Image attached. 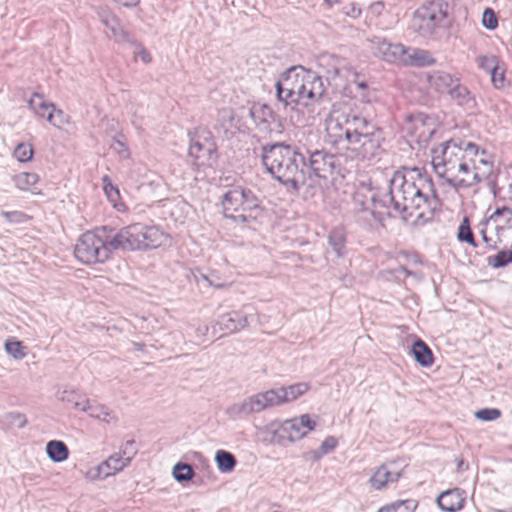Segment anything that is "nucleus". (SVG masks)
<instances>
[{
  "instance_id": "1",
  "label": "nucleus",
  "mask_w": 512,
  "mask_h": 512,
  "mask_svg": "<svg viewBox=\"0 0 512 512\" xmlns=\"http://www.w3.org/2000/svg\"><path fill=\"white\" fill-rule=\"evenodd\" d=\"M389 183L386 193L380 194L365 185L355 193L354 201L360 209L358 221H367L369 227L373 226L372 221L383 226V214L376 211L377 208L387 209L390 217L394 216L393 209L405 221L412 217L431 218L439 209L440 201L432 178L419 168L396 171Z\"/></svg>"
},
{
  "instance_id": "2",
  "label": "nucleus",
  "mask_w": 512,
  "mask_h": 512,
  "mask_svg": "<svg viewBox=\"0 0 512 512\" xmlns=\"http://www.w3.org/2000/svg\"><path fill=\"white\" fill-rule=\"evenodd\" d=\"M261 158L267 172L287 190L297 192L305 186L303 146L276 142L262 146Z\"/></svg>"
},
{
  "instance_id": "3",
  "label": "nucleus",
  "mask_w": 512,
  "mask_h": 512,
  "mask_svg": "<svg viewBox=\"0 0 512 512\" xmlns=\"http://www.w3.org/2000/svg\"><path fill=\"white\" fill-rule=\"evenodd\" d=\"M279 101L285 105L305 107L319 102L325 93L322 77L302 66H293L283 72L276 83Z\"/></svg>"
},
{
  "instance_id": "4",
  "label": "nucleus",
  "mask_w": 512,
  "mask_h": 512,
  "mask_svg": "<svg viewBox=\"0 0 512 512\" xmlns=\"http://www.w3.org/2000/svg\"><path fill=\"white\" fill-rule=\"evenodd\" d=\"M345 124L350 158L371 160L380 155L385 139L382 128L354 113L345 115Z\"/></svg>"
},
{
  "instance_id": "5",
  "label": "nucleus",
  "mask_w": 512,
  "mask_h": 512,
  "mask_svg": "<svg viewBox=\"0 0 512 512\" xmlns=\"http://www.w3.org/2000/svg\"><path fill=\"white\" fill-rule=\"evenodd\" d=\"M116 250H123L119 229L101 226L79 237L74 255L81 263L94 265L108 261Z\"/></svg>"
},
{
  "instance_id": "6",
  "label": "nucleus",
  "mask_w": 512,
  "mask_h": 512,
  "mask_svg": "<svg viewBox=\"0 0 512 512\" xmlns=\"http://www.w3.org/2000/svg\"><path fill=\"white\" fill-rule=\"evenodd\" d=\"M310 389L306 382L282 386L278 389H270L236 402L226 409V414L233 418H243L254 413H259L267 408L291 402L304 395Z\"/></svg>"
},
{
  "instance_id": "7",
  "label": "nucleus",
  "mask_w": 512,
  "mask_h": 512,
  "mask_svg": "<svg viewBox=\"0 0 512 512\" xmlns=\"http://www.w3.org/2000/svg\"><path fill=\"white\" fill-rule=\"evenodd\" d=\"M479 147L472 142L447 141L440 149L432 150V165L435 173L444 178L446 183L459 169H466V160L473 161L472 157L477 156Z\"/></svg>"
},
{
  "instance_id": "8",
  "label": "nucleus",
  "mask_w": 512,
  "mask_h": 512,
  "mask_svg": "<svg viewBox=\"0 0 512 512\" xmlns=\"http://www.w3.org/2000/svg\"><path fill=\"white\" fill-rule=\"evenodd\" d=\"M224 216L238 223H250L261 214L260 200L248 188L236 186L222 196Z\"/></svg>"
},
{
  "instance_id": "9",
  "label": "nucleus",
  "mask_w": 512,
  "mask_h": 512,
  "mask_svg": "<svg viewBox=\"0 0 512 512\" xmlns=\"http://www.w3.org/2000/svg\"><path fill=\"white\" fill-rule=\"evenodd\" d=\"M304 167L305 185L313 176L327 180L334 175H343L344 169L339 163L336 155L325 149H312V147H304Z\"/></svg>"
},
{
  "instance_id": "10",
  "label": "nucleus",
  "mask_w": 512,
  "mask_h": 512,
  "mask_svg": "<svg viewBox=\"0 0 512 512\" xmlns=\"http://www.w3.org/2000/svg\"><path fill=\"white\" fill-rule=\"evenodd\" d=\"M123 251L156 248L163 243L165 234L156 226L135 223L119 229Z\"/></svg>"
},
{
  "instance_id": "11",
  "label": "nucleus",
  "mask_w": 512,
  "mask_h": 512,
  "mask_svg": "<svg viewBox=\"0 0 512 512\" xmlns=\"http://www.w3.org/2000/svg\"><path fill=\"white\" fill-rule=\"evenodd\" d=\"M448 5L431 1L420 6L413 14L411 28L422 37H431L448 15Z\"/></svg>"
},
{
  "instance_id": "12",
  "label": "nucleus",
  "mask_w": 512,
  "mask_h": 512,
  "mask_svg": "<svg viewBox=\"0 0 512 512\" xmlns=\"http://www.w3.org/2000/svg\"><path fill=\"white\" fill-rule=\"evenodd\" d=\"M380 52L388 62H400L406 66L423 67L435 63V59L427 50L406 47L400 43L383 42L379 46Z\"/></svg>"
},
{
  "instance_id": "13",
  "label": "nucleus",
  "mask_w": 512,
  "mask_h": 512,
  "mask_svg": "<svg viewBox=\"0 0 512 512\" xmlns=\"http://www.w3.org/2000/svg\"><path fill=\"white\" fill-rule=\"evenodd\" d=\"M403 130L410 142L426 147L436 132V122L424 113L412 114L406 118Z\"/></svg>"
},
{
  "instance_id": "14",
  "label": "nucleus",
  "mask_w": 512,
  "mask_h": 512,
  "mask_svg": "<svg viewBox=\"0 0 512 512\" xmlns=\"http://www.w3.org/2000/svg\"><path fill=\"white\" fill-rule=\"evenodd\" d=\"M250 116L256 128L266 134L282 133L285 119L267 104H254L250 108Z\"/></svg>"
},
{
  "instance_id": "15",
  "label": "nucleus",
  "mask_w": 512,
  "mask_h": 512,
  "mask_svg": "<svg viewBox=\"0 0 512 512\" xmlns=\"http://www.w3.org/2000/svg\"><path fill=\"white\" fill-rule=\"evenodd\" d=\"M485 223H492L498 246L512 248V209L506 206L497 208L491 215L485 217Z\"/></svg>"
},
{
  "instance_id": "16",
  "label": "nucleus",
  "mask_w": 512,
  "mask_h": 512,
  "mask_svg": "<svg viewBox=\"0 0 512 512\" xmlns=\"http://www.w3.org/2000/svg\"><path fill=\"white\" fill-rule=\"evenodd\" d=\"M128 465L129 458H126L121 455V453L116 452L98 466L90 469L86 474V478L92 481L104 479L122 471Z\"/></svg>"
},
{
  "instance_id": "17",
  "label": "nucleus",
  "mask_w": 512,
  "mask_h": 512,
  "mask_svg": "<svg viewBox=\"0 0 512 512\" xmlns=\"http://www.w3.org/2000/svg\"><path fill=\"white\" fill-rule=\"evenodd\" d=\"M317 63L328 81L335 80L348 69V62L345 58L330 53H322L318 57Z\"/></svg>"
},
{
  "instance_id": "18",
  "label": "nucleus",
  "mask_w": 512,
  "mask_h": 512,
  "mask_svg": "<svg viewBox=\"0 0 512 512\" xmlns=\"http://www.w3.org/2000/svg\"><path fill=\"white\" fill-rule=\"evenodd\" d=\"M316 426V422L308 414L300 417L286 420L282 425V430L287 433L290 441H296L303 438Z\"/></svg>"
},
{
  "instance_id": "19",
  "label": "nucleus",
  "mask_w": 512,
  "mask_h": 512,
  "mask_svg": "<svg viewBox=\"0 0 512 512\" xmlns=\"http://www.w3.org/2000/svg\"><path fill=\"white\" fill-rule=\"evenodd\" d=\"M101 23L110 30L117 42H132V37L123 28L120 19L109 9L100 7L97 11Z\"/></svg>"
},
{
  "instance_id": "20",
  "label": "nucleus",
  "mask_w": 512,
  "mask_h": 512,
  "mask_svg": "<svg viewBox=\"0 0 512 512\" xmlns=\"http://www.w3.org/2000/svg\"><path fill=\"white\" fill-rule=\"evenodd\" d=\"M466 501L465 491L453 488L442 492L437 498L439 508L446 512H456L464 507Z\"/></svg>"
},
{
  "instance_id": "21",
  "label": "nucleus",
  "mask_w": 512,
  "mask_h": 512,
  "mask_svg": "<svg viewBox=\"0 0 512 512\" xmlns=\"http://www.w3.org/2000/svg\"><path fill=\"white\" fill-rule=\"evenodd\" d=\"M326 131L333 145H342L348 151V137L346 132L345 115L343 122L339 118L330 117L326 121Z\"/></svg>"
},
{
  "instance_id": "22",
  "label": "nucleus",
  "mask_w": 512,
  "mask_h": 512,
  "mask_svg": "<svg viewBox=\"0 0 512 512\" xmlns=\"http://www.w3.org/2000/svg\"><path fill=\"white\" fill-rule=\"evenodd\" d=\"M470 162L471 161H469V158H467L466 169H459V172H457V174L448 179L447 184L449 186L455 189L468 188L481 182L482 178L479 176L477 172L473 171Z\"/></svg>"
},
{
  "instance_id": "23",
  "label": "nucleus",
  "mask_w": 512,
  "mask_h": 512,
  "mask_svg": "<svg viewBox=\"0 0 512 512\" xmlns=\"http://www.w3.org/2000/svg\"><path fill=\"white\" fill-rule=\"evenodd\" d=\"M217 324L225 333H234L245 328L248 321L246 315L239 311H232L219 316Z\"/></svg>"
},
{
  "instance_id": "24",
  "label": "nucleus",
  "mask_w": 512,
  "mask_h": 512,
  "mask_svg": "<svg viewBox=\"0 0 512 512\" xmlns=\"http://www.w3.org/2000/svg\"><path fill=\"white\" fill-rule=\"evenodd\" d=\"M459 78L445 71H434L428 76L430 86L440 93H450Z\"/></svg>"
},
{
  "instance_id": "25",
  "label": "nucleus",
  "mask_w": 512,
  "mask_h": 512,
  "mask_svg": "<svg viewBox=\"0 0 512 512\" xmlns=\"http://www.w3.org/2000/svg\"><path fill=\"white\" fill-rule=\"evenodd\" d=\"M215 144L208 137H203L201 139L200 136L193 138L189 147V155L195 159H210L211 155L214 152Z\"/></svg>"
},
{
  "instance_id": "26",
  "label": "nucleus",
  "mask_w": 512,
  "mask_h": 512,
  "mask_svg": "<svg viewBox=\"0 0 512 512\" xmlns=\"http://www.w3.org/2000/svg\"><path fill=\"white\" fill-rule=\"evenodd\" d=\"M58 399L75 410L82 411L88 408L86 395L74 389H64L59 392Z\"/></svg>"
},
{
  "instance_id": "27",
  "label": "nucleus",
  "mask_w": 512,
  "mask_h": 512,
  "mask_svg": "<svg viewBox=\"0 0 512 512\" xmlns=\"http://www.w3.org/2000/svg\"><path fill=\"white\" fill-rule=\"evenodd\" d=\"M451 98L457 102L458 105L463 106L468 110L476 107V100L469 89L460 83V80L453 86L449 93Z\"/></svg>"
},
{
  "instance_id": "28",
  "label": "nucleus",
  "mask_w": 512,
  "mask_h": 512,
  "mask_svg": "<svg viewBox=\"0 0 512 512\" xmlns=\"http://www.w3.org/2000/svg\"><path fill=\"white\" fill-rule=\"evenodd\" d=\"M478 66L491 74V80L496 88H500L504 84V72L501 71L500 78L497 79V58L495 56H480L477 59Z\"/></svg>"
},
{
  "instance_id": "29",
  "label": "nucleus",
  "mask_w": 512,
  "mask_h": 512,
  "mask_svg": "<svg viewBox=\"0 0 512 512\" xmlns=\"http://www.w3.org/2000/svg\"><path fill=\"white\" fill-rule=\"evenodd\" d=\"M412 354L415 360L423 367H429L434 362V357L429 346L422 340L418 339L412 346Z\"/></svg>"
},
{
  "instance_id": "30",
  "label": "nucleus",
  "mask_w": 512,
  "mask_h": 512,
  "mask_svg": "<svg viewBox=\"0 0 512 512\" xmlns=\"http://www.w3.org/2000/svg\"><path fill=\"white\" fill-rule=\"evenodd\" d=\"M48 457L55 463H60L68 459L69 449L63 441L51 440L46 445Z\"/></svg>"
},
{
  "instance_id": "31",
  "label": "nucleus",
  "mask_w": 512,
  "mask_h": 512,
  "mask_svg": "<svg viewBox=\"0 0 512 512\" xmlns=\"http://www.w3.org/2000/svg\"><path fill=\"white\" fill-rule=\"evenodd\" d=\"M28 106L37 116L47 119V114L54 109L55 105L46 101L43 94L34 93L28 101Z\"/></svg>"
},
{
  "instance_id": "32",
  "label": "nucleus",
  "mask_w": 512,
  "mask_h": 512,
  "mask_svg": "<svg viewBox=\"0 0 512 512\" xmlns=\"http://www.w3.org/2000/svg\"><path fill=\"white\" fill-rule=\"evenodd\" d=\"M399 473H392L386 466H380L371 478V484L376 489L383 488L390 482H396L399 478Z\"/></svg>"
},
{
  "instance_id": "33",
  "label": "nucleus",
  "mask_w": 512,
  "mask_h": 512,
  "mask_svg": "<svg viewBox=\"0 0 512 512\" xmlns=\"http://www.w3.org/2000/svg\"><path fill=\"white\" fill-rule=\"evenodd\" d=\"M328 243L332 250L336 253L337 257L344 256L346 235L343 229H333L328 236Z\"/></svg>"
},
{
  "instance_id": "34",
  "label": "nucleus",
  "mask_w": 512,
  "mask_h": 512,
  "mask_svg": "<svg viewBox=\"0 0 512 512\" xmlns=\"http://www.w3.org/2000/svg\"><path fill=\"white\" fill-rule=\"evenodd\" d=\"M215 462L220 472L229 473L237 464L236 457L226 450H218L215 454Z\"/></svg>"
},
{
  "instance_id": "35",
  "label": "nucleus",
  "mask_w": 512,
  "mask_h": 512,
  "mask_svg": "<svg viewBox=\"0 0 512 512\" xmlns=\"http://www.w3.org/2000/svg\"><path fill=\"white\" fill-rule=\"evenodd\" d=\"M83 412H87L90 417L103 420L107 423L111 422L112 420H115V416L112 414V411L105 407L104 405L90 404V401L88 400V408L85 410H82Z\"/></svg>"
},
{
  "instance_id": "36",
  "label": "nucleus",
  "mask_w": 512,
  "mask_h": 512,
  "mask_svg": "<svg viewBox=\"0 0 512 512\" xmlns=\"http://www.w3.org/2000/svg\"><path fill=\"white\" fill-rule=\"evenodd\" d=\"M14 184L20 190H29L39 181V176L36 173L22 172L13 177Z\"/></svg>"
},
{
  "instance_id": "37",
  "label": "nucleus",
  "mask_w": 512,
  "mask_h": 512,
  "mask_svg": "<svg viewBox=\"0 0 512 512\" xmlns=\"http://www.w3.org/2000/svg\"><path fill=\"white\" fill-rule=\"evenodd\" d=\"M172 474L176 481L186 482L194 477L195 472L190 464L178 462L174 465Z\"/></svg>"
},
{
  "instance_id": "38",
  "label": "nucleus",
  "mask_w": 512,
  "mask_h": 512,
  "mask_svg": "<svg viewBox=\"0 0 512 512\" xmlns=\"http://www.w3.org/2000/svg\"><path fill=\"white\" fill-rule=\"evenodd\" d=\"M457 238L460 242L468 243L473 247H477L478 244L475 241L473 232L470 227L468 217H464L461 224L458 227Z\"/></svg>"
},
{
  "instance_id": "39",
  "label": "nucleus",
  "mask_w": 512,
  "mask_h": 512,
  "mask_svg": "<svg viewBox=\"0 0 512 512\" xmlns=\"http://www.w3.org/2000/svg\"><path fill=\"white\" fill-rule=\"evenodd\" d=\"M487 263L492 268L498 269L512 263V250H502L496 255L489 256Z\"/></svg>"
},
{
  "instance_id": "40",
  "label": "nucleus",
  "mask_w": 512,
  "mask_h": 512,
  "mask_svg": "<svg viewBox=\"0 0 512 512\" xmlns=\"http://www.w3.org/2000/svg\"><path fill=\"white\" fill-rule=\"evenodd\" d=\"M492 227V223H485V218L481 220L479 227V234L481 235L482 241L485 243L486 247L489 250H497L499 248L498 242L496 239V234L494 233V236L488 235V227Z\"/></svg>"
},
{
  "instance_id": "41",
  "label": "nucleus",
  "mask_w": 512,
  "mask_h": 512,
  "mask_svg": "<svg viewBox=\"0 0 512 512\" xmlns=\"http://www.w3.org/2000/svg\"><path fill=\"white\" fill-rule=\"evenodd\" d=\"M47 121L56 128H61L64 124L69 122L68 116L61 109H56L55 106L54 109L47 114Z\"/></svg>"
},
{
  "instance_id": "42",
  "label": "nucleus",
  "mask_w": 512,
  "mask_h": 512,
  "mask_svg": "<svg viewBox=\"0 0 512 512\" xmlns=\"http://www.w3.org/2000/svg\"><path fill=\"white\" fill-rule=\"evenodd\" d=\"M33 147L28 143H20L14 150V157L20 162H28L33 157Z\"/></svg>"
},
{
  "instance_id": "43",
  "label": "nucleus",
  "mask_w": 512,
  "mask_h": 512,
  "mask_svg": "<svg viewBox=\"0 0 512 512\" xmlns=\"http://www.w3.org/2000/svg\"><path fill=\"white\" fill-rule=\"evenodd\" d=\"M1 216L9 223L24 224L31 220V217L21 211H2Z\"/></svg>"
},
{
  "instance_id": "44",
  "label": "nucleus",
  "mask_w": 512,
  "mask_h": 512,
  "mask_svg": "<svg viewBox=\"0 0 512 512\" xmlns=\"http://www.w3.org/2000/svg\"><path fill=\"white\" fill-rule=\"evenodd\" d=\"M6 352L15 359H22L25 357L23 346L19 341H7L5 343Z\"/></svg>"
},
{
  "instance_id": "45",
  "label": "nucleus",
  "mask_w": 512,
  "mask_h": 512,
  "mask_svg": "<svg viewBox=\"0 0 512 512\" xmlns=\"http://www.w3.org/2000/svg\"><path fill=\"white\" fill-rule=\"evenodd\" d=\"M501 416V412L496 408H484L475 413V417L481 421H493Z\"/></svg>"
},
{
  "instance_id": "46",
  "label": "nucleus",
  "mask_w": 512,
  "mask_h": 512,
  "mask_svg": "<svg viewBox=\"0 0 512 512\" xmlns=\"http://www.w3.org/2000/svg\"><path fill=\"white\" fill-rule=\"evenodd\" d=\"M482 24L489 30H494L498 26V20L495 12L491 8H486L482 16Z\"/></svg>"
},
{
  "instance_id": "47",
  "label": "nucleus",
  "mask_w": 512,
  "mask_h": 512,
  "mask_svg": "<svg viewBox=\"0 0 512 512\" xmlns=\"http://www.w3.org/2000/svg\"><path fill=\"white\" fill-rule=\"evenodd\" d=\"M103 183H104V191L110 200V202L116 204L118 201L120 194L117 187H115L108 179L107 176L103 177Z\"/></svg>"
},
{
  "instance_id": "48",
  "label": "nucleus",
  "mask_w": 512,
  "mask_h": 512,
  "mask_svg": "<svg viewBox=\"0 0 512 512\" xmlns=\"http://www.w3.org/2000/svg\"><path fill=\"white\" fill-rule=\"evenodd\" d=\"M119 453H121V455L125 456L126 458H129V463H130L132 461L133 457L137 454V449L135 447V441L127 440L121 447Z\"/></svg>"
},
{
  "instance_id": "49",
  "label": "nucleus",
  "mask_w": 512,
  "mask_h": 512,
  "mask_svg": "<svg viewBox=\"0 0 512 512\" xmlns=\"http://www.w3.org/2000/svg\"><path fill=\"white\" fill-rule=\"evenodd\" d=\"M7 419L10 425L16 426L19 429L23 428L27 423L25 416L21 413H9Z\"/></svg>"
},
{
  "instance_id": "50",
  "label": "nucleus",
  "mask_w": 512,
  "mask_h": 512,
  "mask_svg": "<svg viewBox=\"0 0 512 512\" xmlns=\"http://www.w3.org/2000/svg\"><path fill=\"white\" fill-rule=\"evenodd\" d=\"M337 444H338V442H337V439L335 437L328 436L321 443L320 451H321L322 454H328V453L332 452L336 448Z\"/></svg>"
},
{
  "instance_id": "51",
  "label": "nucleus",
  "mask_w": 512,
  "mask_h": 512,
  "mask_svg": "<svg viewBox=\"0 0 512 512\" xmlns=\"http://www.w3.org/2000/svg\"><path fill=\"white\" fill-rule=\"evenodd\" d=\"M111 148L123 159L128 158L130 155L129 149L120 140L114 139Z\"/></svg>"
},
{
  "instance_id": "52",
  "label": "nucleus",
  "mask_w": 512,
  "mask_h": 512,
  "mask_svg": "<svg viewBox=\"0 0 512 512\" xmlns=\"http://www.w3.org/2000/svg\"><path fill=\"white\" fill-rule=\"evenodd\" d=\"M129 44L131 45H134L136 48L139 49L138 51V56L140 57V59L144 62V63H149L151 62V56L149 54V52L140 44L138 43L136 40H134L132 38V42H128Z\"/></svg>"
},
{
  "instance_id": "53",
  "label": "nucleus",
  "mask_w": 512,
  "mask_h": 512,
  "mask_svg": "<svg viewBox=\"0 0 512 512\" xmlns=\"http://www.w3.org/2000/svg\"><path fill=\"white\" fill-rule=\"evenodd\" d=\"M218 115L219 117H221L223 120H229V121H232L234 116H233V111L232 109L230 108H224V109H221L219 112H218Z\"/></svg>"
},
{
  "instance_id": "54",
  "label": "nucleus",
  "mask_w": 512,
  "mask_h": 512,
  "mask_svg": "<svg viewBox=\"0 0 512 512\" xmlns=\"http://www.w3.org/2000/svg\"><path fill=\"white\" fill-rule=\"evenodd\" d=\"M397 273L399 274H403L405 276H408V275H411L412 273L404 266H399L397 269H396Z\"/></svg>"
},
{
  "instance_id": "55",
  "label": "nucleus",
  "mask_w": 512,
  "mask_h": 512,
  "mask_svg": "<svg viewBox=\"0 0 512 512\" xmlns=\"http://www.w3.org/2000/svg\"><path fill=\"white\" fill-rule=\"evenodd\" d=\"M378 512H393V506L381 508Z\"/></svg>"
},
{
  "instance_id": "56",
  "label": "nucleus",
  "mask_w": 512,
  "mask_h": 512,
  "mask_svg": "<svg viewBox=\"0 0 512 512\" xmlns=\"http://www.w3.org/2000/svg\"><path fill=\"white\" fill-rule=\"evenodd\" d=\"M324 2L329 6L331 7L332 5L336 4L339 2V0H324Z\"/></svg>"
},
{
  "instance_id": "57",
  "label": "nucleus",
  "mask_w": 512,
  "mask_h": 512,
  "mask_svg": "<svg viewBox=\"0 0 512 512\" xmlns=\"http://www.w3.org/2000/svg\"><path fill=\"white\" fill-rule=\"evenodd\" d=\"M463 465H464V461L463 460L458 461V463H457V470L458 471H462L464 469Z\"/></svg>"
},
{
  "instance_id": "58",
  "label": "nucleus",
  "mask_w": 512,
  "mask_h": 512,
  "mask_svg": "<svg viewBox=\"0 0 512 512\" xmlns=\"http://www.w3.org/2000/svg\"><path fill=\"white\" fill-rule=\"evenodd\" d=\"M135 347L137 350H142L143 347H144V344H141V343H134Z\"/></svg>"
},
{
  "instance_id": "59",
  "label": "nucleus",
  "mask_w": 512,
  "mask_h": 512,
  "mask_svg": "<svg viewBox=\"0 0 512 512\" xmlns=\"http://www.w3.org/2000/svg\"><path fill=\"white\" fill-rule=\"evenodd\" d=\"M202 279L207 281L209 283V285H212V282L209 280V278L205 275H201Z\"/></svg>"
},
{
  "instance_id": "60",
  "label": "nucleus",
  "mask_w": 512,
  "mask_h": 512,
  "mask_svg": "<svg viewBox=\"0 0 512 512\" xmlns=\"http://www.w3.org/2000/svg\"><path fill=\"white\" fill-rule=\"evenodd\" d=\"M497 70H499V68L497 67ZM500 73L499 71H497V75H496V78L499 79L500 78Z\"/></svg>"
},
{
  "instance_id": "61",
  "label": "nucleus",
  "mask_w": 512,
  "mask_h": 512,
  "mask_svg": "<svg viewBox=\"0 0 512 512\" xmlns=\"http://www.w3.org/2000/svg\"><path fill=\"white\" fill-rule=\"evenodd\" d=\"M359 86H360L361 88H365V87H366V84H365V83H360V84H359Z\"/></svg>"
},
{
  "instance_id": "62",
  "label": "nucleus",
  "mask_w": 512,
  "mask_h": 512,
  "mask_svg": "<svg viewBox=\"0 0 512 512\" xmlns=\"http://www.w3.org/2000/svg\"><path fill=\"white\" fill-rule=\"evenodd\" d=\"M393 506V512H396V507L395 505H392Z\"/></svg>"
},
{
  "instance_id": "63",
  "label": "nucleus",
  "mask_w": 512,
  "mask_h": 512,
  "mask_svg": "<svg viewBox=\"0 0 512 512\" xmlns=\"http://www.w3.org/2000/svg\"><path fill=\"white\" fill-rule=\"evenodd\" d=\"M511 186H512V183H511Z\"/></svg>"
}]
</instances>
